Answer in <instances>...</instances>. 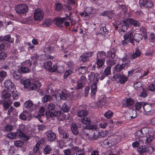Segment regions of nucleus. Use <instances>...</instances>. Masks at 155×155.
Segmentation results:
<instances>
[{
    "mask_svg": "<svg viewBox=\"0 0 155 155\" xmlns=\"http://www.w3.org/2000/svg\"><path fill=\"white\" fill-rule=\"evenodd\" d=\"M116 49L114 48H112L107 53L106 58H111L106 60V63L109 67L111 68L116 63L117 58L115 54Z\"/></svg>",
    "mask_w": 155,
    "mask_h": 155,
    "instance_id": "f257e3e1",
    "label": "nucleus"
},
{
    "mask_svg": "<svg viewBox=\"0 0 155 155\" xmlns=\"http://www.w3.org/2000/svg\"><path fill=\"white\" fill-rule=\"evenodd\" d=\"M8 138L13 139L17 138H22L24 140H28L29 139L28 136L26 135L23 131L20 129H17L16 132H11L8 134Z\"/></svg>",
    "mask_w": 155,
    "mask_h": 155,
    "instance_id": "f03ea898",
    "label": "nucleus"
},
{
    "mask_svg": "<svg viewBox=\"0 0 155 155\" xmlns=\"http://www.w3.org/2000/svg\"><path fill=\"white\" fill-rule=\"evenodd\" d=\"M5 87L12 92V97H18V93L16 91L15 87L14 84L10 80H6L4 83Z\"/></svg>",
    "mask_w": 155,
    "mask_h": 155,
    "instance_id": "7ed1b4c3",
    "label": "nucleus"
},
{
    "mask_svg": "<svg viewBox=\"0 0 155 155\" xmlns=\"http://www.w3.org/2000/svg\"><path fill=\"white\" fill-rule=\"evenodd\" d=\"M16 12L20 15L24 14L28 10V7L24 4H20L16 5L15 8Z\"/></svg>",
    "mask_w": 155,
    "mask_h": 155,
    "instance_id": "20e7f679",
    "label": "nucleus"
},
{
    "mask_svg": "<svg viewBox=\"0 0 155 155\" xmlns=\"http://www.w3.org/2000/svg\"><path fill=\"white\" fill-rule=\"evenodd\" d=\"M32 62L30 60L26 61L22 63V66L21 67L20 71L21 73H25L30 71Z\"/></svg>",
    "mask_w": 155,
    "mask_h": 155,
    "instance_id": "39448f33",
    "label": "nucleus"
},
{
    "mask_svg": "<svg viewBox=\"0 0 155 155\" xmlns=\"http://www.w3.org/2000/svg\"><path fill=\"white\" fill-rule=\"evenodd\" d=\"M134 87L135 89L138 90L142 89V91L140 94L141 97H147V90L142 87V84L140 82H137L134 84Z\"/></svg>",
    "mask_w": 155,
    "mask_h": 155,
    "instance_id": "423d86ee",
    "label": "nucleus"
},
{
    "mask_svg": "<svg viewBox=\"0 0 155 155\" xmlns=\"http://www.w3.org/2000/svg\"><path fill=\"white\" fill-rule=\"evenodd\" d=\"M143 108L145 112H149L152 114L155 111V105L153 104H146L144 103Z\"/></svg>",
    "mask_w": 155,
    "mask_h": 155,
    "instance_id": "0eeeda50",
    "label": "nucleus"
},
{
    "mask_svg": "<svg viewBox=\"0 0 155 155\" xmlns=\"http://www.w3.org/2000/svg\"><path fill=\"white\" fill-rule=\"evenodd\" d=\"M113 78L115 80L118 79V81L121 84H124L128 79L127 77L125 75H121L120 74H118V72L117 74H114Z\"/></svg>",
    "mask_w": 155,
    "mask_h": 155,
    "instance_id": "6e6552de",
    "label": "nucleus"
},
{
    "mask_svg": "<svg viewBox=\"0 0 155 155\" xmlns=\"http://www.w3.org/2000/svg\"><path fill=\"white\" fill-rule=\"evenodd\" d=\"M33 17L36 21H41L44 18V14L40 9H35L34 11Z\"/></svg>",
    "mask_w": 155,
    "mask_h": 155,
    "instance_id": "1a4fd4ad",
    "label": "nucleus"
},
{
    "mask_svg": "<svg viewBox=\"0 0 155 155\" xmlns=\"http://www.w3.org/2000/svg\"><path fill=\"white\" fill-rule=\"evenodd\" d=\"M93 54L94 53L93 51L85 53L80 56L79 60L83 63L89 60V58H91Z\"/></svg>",
    "mask_w": 155,
    "mask_h": 155,
    "instance_id": "9d476101",
    "label": "nucleus"
},
{
    "mask_svg": "<svg viewBox=\"0 0 155 155\" xmlns=\"http://www.w3.org/2000/svg\"><path fill=\"white\" fill-rule=\"evenodd\" d=\"M25 88L30 87V89L32 90L36 89L37 87V84L35 83H31V81L29 79L25 80L23 82Z\"/></svg>",
    "mask_w": 155,
    "mask_h": 155,
    "instance_id": "9b49d317",
    "label": "nucleus"
},
{
    "mask_svg": "<svg viewBox=\"0 0 155 155\" xmlns=\"http://www.w3.org/2000/svg\"><path fill=\"white\" fill-rule=\"evenodd\" d=\"M116 137L112 136L107 137V140L104 141L105 145L109 146L116 145L118 143V141L116 140Z\"/></svg>",
    "mask_w": 155,
    "mask_h": 155,
    "instance_id": "f8f14e48",
    "label": "nucleus"
},
{
    "mask_svg": "<svg viewBox=\"0 0 155 155\" xmlns=\"http://www.w3.org/2000/svg\"><path fill=\"white\" fill-rule=\"evenodd\" d=\"M63 114V113L60 111H56L52 112L51 111H47L45 112V114L46 117L47 119H49L50 117H59Z\"/></svg>",
    "mask_w": 155,
    "mask_h": 155,
    "instance_id": "ddd939ff",
    "label": "nucleus"
},
{
    "mask_svg": "<svg viewBox=\"0 0 155 155\" xmlns=\"http://www.w3.org/2000/svg\"><path fill=\"white\" fill-rule=\"evenodd\" d=\"M51 95L54 97H68V92L65 90H63L60 92L58 91H52V89L51 90Z\"/></svg>",
    "mask_w": 155,
    "mask_h": 155,
    "instance_id": "4468645a",
    "label": "nucleus"
},
{
    "mask_svg": "<svg viewBox=\"0 0 155 155\" xmlns=\"http://www.w3.org/2000/svg\"><path fill=\"white\" fill-rule=\"evenodd\" d=\"M127 19L123 21L122 22H118V25H120V26L119 27L120 28H121V29L119 30V32H120V31H122L123 32H124L129 27V22H127Z\"/></svg>",
    "mask_w": 155,
    "mask_h": 155,
    "instance_id": "2eb2a0df",
    "label": "nucleus"
},
{
    "mask_svg": "<svg viewBox=\"0 0 155 155\" xmlns=\"http://www.w3.org/2000/svg\"><path fill=\"white\" fill-rule=\"evenodd\" d=\"M133 33L132 31H129L126 32L124 35V38L127 39L129 43H131L132 44L134 45V43L133 40Z\"/></svg>",
    "mask_w": 155,
    "mask_h": 155,
    "instance_id": "dca6fc26",
    "label": "nucleus"
},
{
    "mask_svg": "<svg viewBox=\"0 0 155 155\" xmlns=\"http://www.w3.org/2000/svg\"><path fill=\"white\" fill-rule=\"evenodd\" d=\"M47 137L48 140L50 142H53L56 139V135L51 130H49L46 133Z\"/></svg>",
    "mask_w": 155,
    "mask_h": 155,
    "instance_id": "f3484780",
    "label": "nucleus"
},
{
    "mask_svg": "<svg viewBox=\"0 0 155 155\" xmlns=\"http://www.w3.org/2000/svg\"><path fill=\"white\" fill-rule=\"evenodd\" d=\"M99 78H98L97 77L96 78V81L91 86V95L94 96V95L96 93L97 91V84L98 81V79Z\"/></svg>",
    "mask_w": 155,
    "mask_h": 155,
    "instance_id": "a211bd4d",
    "label": "nucleus"
},
{
    "mask_svg": "<svg viewBox=\"0 0 155 155\" xmlns=\"http://www.w3.org/2000/svg\"><path fill=\"white\" fill-rule=\"evenodd\" d=\"M64 21L61 17H56L54 19V24L59 27H62Z\"/></svg>",
    "mask_w": 155,
    "mask_h": 155,
    "instance_id": "6ab92c4d",
    "label": "nucleus"
},
{
    "mask_svg": "<svg viewBox=\"0 0 155 155\" xmlns=\"http://www.w3.org/2000/svg\"><path fill=\"white\" fill-rule=\"evenodd\" d=\"M2 40L7 41L11 43H13L14 41V39L11 38L10 35H6L4 37L2 36H1V42H2Z\"/></svg>",
    "mask_w": 155,
    "mask_h": 155,
    "instance_id": "aec40b11",
    "label": "nucleus"
},
{
    "mask_svg": "<svg viewBox=\"0 0 155 155\" xmlns=\"http://www.w3.org/2000/svg\"><path fill=\"white\" fill-rule=\"evenodd\" d=\"M53 22L54 19L50 18H46L43 21L42 24L45 25V27H48L52 24Z\"/></svg>",
    "mask_w": 155,
    "mask_h": 155,
    "instance_id": "412c9836",
    "label": "nucleus"
},
{
    "mask_svg": "<svg viewBox=\"0 0 155 155\" xmlns=\"http://www.w3.org/2000/svg\"><path fill=\"white\" fill-rule=\"evenodd\" d=\"M5 49V44L2 43L1 44V60L5 59L7 57V54L3 52Z\"/></svg>",
    "mask_w": 155,
    "mask_h": 155,
    "instance_id": "4be33fe9",
    "label": "nucleus"
},
{
    "mask_svg": "<svg viewBox=\"0 0 155 155\" xmlns=\"http://www.w3.org/2000/svg\"><path fill=\"white\" fill-rule=\"evenodd\" d=\"M127 21L129 22V24L133 25L135 27H139L140 25L138 21L132 18H127Z\"/></svg>",
    "mask_w": 155,
    "mask_h": 155,
    "instance_id": "5701e85b",
    "label": "nucleus"
},
{
    "mask_svg": "<svg viewBox=\"0 0 155 155\" xmlns=\"http://www.w3.org/2000/svg\"><path fill=\"white\" fill-rule=\"evenodd\" d=\"M95 9H93L91 7H87L84 10L85 16H87L90 14H93L95 12Z\"/></svg>",
    "mask_w": 155,
    "mask_h": 155,
    "instance_id": "b1692460",
    "label": "nucleus"
},
{
    "mask_svg": "<svg viewBox=\"0 0 155 155\" xmlns=\"http://www.w3.org/2000/svg\"><path fill=\"white\" fill-rule=\"evenodd\" d=\"M96 64L97 65V68H101L104 65L105 62V58H96Z\"/></svg>",
    "mask_w": 155,
    "mask_h": 155,
    "instance_id": "393cba45",
    "label": "nucleus"
},
{
    "mask_svg": "<svg viewBox=\"0 0 155 155\" xmlns=\"http://www.w3.org/2000/svg\"><path fill=\"white\" fill-rule=\"evenodd\" d=\"M126 66L125 64H122L121 65H116L114 67V70L119 72L120 74V71L123 70Z\"/></svg>",
    "mask_w": 155,
    "mask_h": 155,
    "instance_id": "a878e982",
    "label": "nucleus"
},
{
    "mask_svg": "<svg viewBox=\"0 0 155 155\" xmlns=\"http://www.w3.org/2000/svg\"><path fill=\"white\" fill-rule=\"evenodd\" d=\"M101 15L103 16H107L109 19H112L113 17L112 12L110 11H104L103 12L101 13Z\"/></svg>",
    "mask_w": 155,
    "mask_h": 155,
    "instance_id": "bb28decb",
    "label": "nucleus"
},
{
    "mask_svg": "<svg viewBox=\"0 0 155 155\" xmlns=\"http://www.w3.org/2000/svg\"><path fill=\"white\" fill-rule=\"evenodd\" d=\"M134 103L135 101L131 97H128L126 100V106L128 107L133 106Z\"/></svg>",
    "mask_w": 155,
    "mask_h": 155,
    "instance_id": "cd10ccee",
    "label": "nucleus"
},
{
    "mask_svg": "<svg viewBox=\"0 0 155 155\" xmlns=\"http://www.w3.org/2000/svg\"><path fill=\"white\" fill-rule=\"evenodd\" d=\"M143 35L141 34L136 33L133 36V40L136 42H139L142 39Z\"/></svg>",
    "mask_w": 155,
    "mask_h": 155,
    "instance_id": "c85d7f7f",
    "label": "nucleus"
},
{
    "mask_svg": "<svg viewBox=\"0 0 155 155\" xmlns=\"http://www.w3.org/2000/svg\"><path fill=\"white\" fill-rule=\"evenodd\" d=\"M107 54L104 51H98L97 53L96 58H104L105 57H106Z\"/></svg>",
    "mask_w": 155,
    "mask_h": 155,
    "instance_id": "c756f323",
    "label": "nucleus"
},
{
    "mask_svg": "<svg viewBox=\"0 0 155 155\" xmlns=\"http://www.w3.org/2000/svg\"><path fill=\"white\" fill-rule=\"evenodd\" d=\"M87 111L86 110H82L78 111L77 116L78 117H85L88 114Z\"/></svg>",
    "mask_w": 155,
    "mask_h": 155,
    "instance_id": "7c9ffc66",
    "label": "nucleus"
},
{
    "mask_svg": "<svg viewBox=\"0 0 155 155\" xmlns=\"http://www.w3.org/2000/svg\"><path fill=\"white\" fill-rule=\"evenodd\" d=\"M71 129L74 135H77L78 134L79 131L75 124H74L72 125Z\"/></svg>",
    "mask_w": 155,
    "mask_h": 155,
    "instance_id": "2f4dec72",
    "label": "nucleus"
},
{
    "mask_svg": "<svg viewBox=\"0 0 155 155\" xmlns=\"http://www.w3.org/2000/svg\"><path fill=\"white\" fill-rule=\"evenodd\" d=\"M33 105L32 101L30 100L26 101L24 104V108L29 109L31 108Z\"/></svg>",
    "mask_w": 155,
    "mask_h": 155,
    "instance_id": "473e14b6",
    "label": "nucleus"
},
{
    "mask_svg": "<svg viewBox=\"0 0 155 155\" xmlns=\"http://www.w3.org/2000/svg\"><path fill=\"white\" fill-rule=\"evenodd\" d=\"M52 149L49 145H47L45 147L43 153L45 154H48L50 153L52 150Z\"/></svg>",
    "mask_w": 155,
    "mask_h": 155,
    "instance_id": "72a5a7b5",
    "label": "nucleus"
},
{
    "mask_svg": "<svg viewBox=\"0 0 155 155\" xmlns=\"http://www.w3.org/2000/svg\"><path fill=\"white\" fill-rule=\"evenodd\" d=\"M14 78L16 80H19L22 76L21 73L19 70L15 71L13 74Z\"/></svg>",
    "mask_w": 155,
    "mask_h": 155,
    "instance_id": "f704fd0d",
    "label": "nucleus"
},
{
    "mask_svg": "<svg viewBox=\"0 0 155 155\" xmlns=\"http://www.w3.org/2000/svg\"><path fill=\"white\" fill-rule=\"evenodd\" d=\"M12 103L10 102L7 101H5L3 103V110H6L10 107V106L12 104Z\"/></svg>",
    "mask_w": 155,
    "mask_h": 155,
    "instance_id": "c9c22d12",
    "label": "nucleus"
},
{
    "mask_svg": "<svg viewBox=\"0 0 155 155\" xmlns=\"http://www.w3.org/2000/svg\"><path fill=\"white\" fill-rule=\"evenodd\" d=\"M1 97H11V94L8 90H4L1 93Z\"/></svg>",
    "mask_w": 155,
    "mask_h": 155,
    "instance_id": "e433bc0d",
    "label": "nucleus"
},
{
    "mask_svg": "<svg viewBox=\"0 0 155 155\" xmlns=\"http://www.w3.org/2000/svg\"><path fill=\"white\" fill-rule=\"evenodd\" d=\"M44 66L45 68L46 69H48L49 71L50 68L52 65V62L51 61H46L44 64Z\"/></svg>",
    "mask_w": 155,
    "mask_h": 155,
    "instance_id": "4c0bfd02",
    "label": "nucleus"
},
{
    "mask_svg": "<svg viewBox=\"0 0 155 155\" xmlns=\"http://www.w3.org/2000/svg\"><path fill=\"white\" fill-rule=\"evenodd\" d=\"M81 121L83 124H84L89 125L91 122L90 119L85 117L82 118Z\"/></svg>",
    "mask_w": 155,
    "mask_h": 155,
    "instance_id": "58836bf2",
    "label": "nucleus"
},
{
    "mask_svg": "<svg viewBox=\"0 0 155 155\" xmlns=\"http://www.w3.org/2000/svg\"><path fill=\"white\" fill-rule=\"evenodd\" d=\"M141 130L143 135V137H146L147 134H148L149 130L148 128L146 127L142 128L141 129Z\"/></svg>",
    "mask_w": 155,
    "mask_h": 155,
    "instance_id": "ea45409f",
    "label": "nucleus"
},
{
    "mask_svg": "<svg viewBox=\"0 0 155 155\" xmlns=\"http://www.w3.org/2000/svg\"><path fill=\"white\" fill-rule=\"evenodd\" d=\"M41 57L42 59V60H45L48 59H53V57L51 56L50 54H43L41 56Z\"/></svg>",
    "mask_w": 155,
    "mask_h": 155,
    "instance_id": "a19ab883",
    "label": "nucleus"
},
{
    "mask_svg": "<svg viewBox=\"0 0 155 155\" xmlns=\"http://www.w3.org/2000/svg\"><path fill=\"white\" fill-rule=\"evenodd\" d=\"M63 7V5L61 3L57 2L55 4V10L57 12L61 11Z\"/></svg>",
    "mask_w": 155,
    "mask_h": 155,
    "instance_id": "79ce46f5",
    "label": "nucleus"
},
{
    "mask_svg": "<svg viewBox=\"0 0 155 155\" xmlns=\"http://www.w3.org/2000/svg\"><path fill=\"white\" fill-rule=\"evenodd\" d=\"M87 70V68L85 66H81L78 69L79 73L81 74H84L85 73Z\"/></svg>",
    "mask_w": 155,
    "mask_h": 155,
    "instance_id": "37998d69",
    "label": "nucleus"
},
{
    "mask_svg": "<svg viewBox=\"0 0 155 155\" xmlns=\"http://www.w3.org/2000/svg\"><path fill=\"white\" fill-rule=\"evenodd\" d=\"M135 137L137 139L139 138L142 137H143V135L141 130H137L135 133Z\"/></svg>",
    "mask_w": 155,
    "mask_h": 155,
    "instance_id": "c03bdc74",
    "label": "nucleus"
},
{
    "mask_svg": "<svg viewBox=\"0 0 155 155\" xmlns=\"http://www.w3.org/2000/svg\"><path fill=\"white\" fill-rule=\"evenodd\" d=\"M147 0H140L139 5L140 7L142 9H144L146 8Z\"/></svg>",
    "mask_w": 155,
    "mask_h": 155,
    "instance_id": "a18cd8bd",
    "label": "nucleus"
},
{
    "mask_svg": "<svg viewBox=\"0 0 155 155\" xmlns=\"http://www.w3.org/2000/svg\"><path fill=\"white\" fill-rule=\"evenodd\" d=\"M140 52L139 50H136L135 53L132 54L131 56L132 58L135 59L140 56Z\"/></svg>",
    "mask_w": 155,
    "mask_h": 155,
    "instance_id": "49530a36",
    "label": "nucleus"
},
{
    "mask_svg": "<svg viewBox=\"0 0 155 155\" xmlns=\"http://www.w3.org/2000/svg\"><path fill=\"white\" fill-rule=\"evenodd\" d=\"M15 145L17 147H20L23 145L24 143L22 141L17 140L14 142Z\"/></svg>",
    "mask_w": 155,
    "mask_h": 155,
    "instance_id": "de8ad7c7",
    "label": "nucleus"
},
{
    "mask_svg": "<svg viewBox=\"0 0 155 155\" xmlns=\"http://www.w3.org/2000/svg\"><path fill=\"white\" fill-rule=\"evenodd\" d=\"M90 106L94 109L97 108L100 106V104L98 102H92L90 104Z\"/></svg>",
    "mask_w": 155,
    "mask_h": 155,
    "instance_id": "09e8293b",
    "label": "nucleus"
},
{
    "mask_svg": "<svg viewBox=\"0 0 155 155\" xmlns=\"http://www.w3.org/2000/svg\"><path fill=\"white\" fill-rule=\"evenodd\" d=\"M147 149L145 147L140 146L137 148V150L141 154L146 152Z\"/></svg>",
    "mask_w": 155,
    "mask_h": 155,
    "instance_id": "8fccbe9b",
    "label": "nucleus"
},
{
    "mask_svg": "<svg viewBox=\"0 0 155 155\" xmlns=\"http://www.w3.org/2000/svg\"><path fill=\"white\" fill-rule=\"evenodd\" d=\"M69 108L67 104L65 103H64L61 107V110L63 112H67L69 111Z\"/></svg>",
    "mask_w": 155,
    "mask_h": 155,
    "instance_id": "3c124183",
    "label": "nucleus"
},
{
    "mask_svg": "<svg viewBox=\"0 0 155 155\" xmlns=\"http://www.w3.org/2000/svg\"><path fill=\"white\" fill-rule=\"evenodd\" d=\"M153 5V3L151 0H147L146 8H151Z\"/></svg>",
    "mask_w": 155,
    "mask_h": 155,
    "instance_id": "603ef678",
    "label": "nucleus"
},
{
    "mask_svg": "<svg viewBox=\"0 0 155 155\" xmlns=\"http://www.w3.org/2000/svg\"><path fill=\"white\" fill-rule=\"evenodd\" d=\"M113 115V112L110 110H108L104 114V116L107 118H109L111 117Z\"/></svg>",
    "mask_w": 155,
    "mask_h": 155,
    "instance_id": "864d4df0",
    "label": "nucleus"
},
{
    "mask_svg": "<svg viewBox=\"0 0 155 155\" xmlns=\"http://www.w3.org/2000/svg\"><path fill=\"white\" fill-rule=\"evenodd\" d=\"M111 68L109 66L107 67L105 69L103 73L106 75V76H107L109 75L111 73Z\"/></svg>",
    "mask_w": 155,
    "mask_h": 155,
    "instance_id": "5fc2aeb1",
    "label": "nucleus"
},
{
    "mask_svg": "<svg viewBox=\"0 0 155 155\" xmlns=\"http://www.w3.org/2000/svg\"><path fill=\"white\" fill-rule=\"evenodd\" d=\"M41 144V142L39 141L38 142L35 146L34 147L33 150L34 153L36 152L39 149L40 145Z\"/></svg>",
    "mask_w": 155,
    "mask_h": 155,
    "instance_id": "6e6d98bb",
    "label": "nucleus"
},
{
    "mask_svg": "<svg viewBox=\"0 0 155 155\" xmlns=\"http://www.w3.org/2000/svg\"><path fill=\"white\" fill-rule=\"evenodd\" d=\"M48 91V90H46V94H47V92ZM38 92L41 95V96L44 95L43 97H51V95H49L48 94H45V92L43 91L42 90L39 89Z\"/></svg>",
    "mask_w": 155,
    "mask_h": 155,
    "instance_id": "4d7b16f0",
    "label": "nucleus"
},
{
    "mask_svg": "<svg viewBox=\"0 0 155 155\" xmlns=\"http://www.w3.org/2000/svg\"><path fill=\"white\" fill-rule=\"evenodd\" d=\"M48 111H53L55 109V106L53 103H50L48 105Z\"/></svg>",
    "mask_w": 155,
    "mask_h": 155,
    "instance_id": "13d9d810",
    "label": "nucleus"
},
{
    "mask_svg": "<svg viewBox=\"0 0 155 155\" xmlns=\"http://www.w3.org/2000/svg\"><path fill=\"white\" fill-rule=\"evenodd\" d=\"M154 139V136H149L146 139V140L145 141V143L148 144L150 143Z\"/></svg>",
    "mask_w": 155,
    "mask_h": 155,
    "instance_id": "bf43d9fd",
    "label": "nucleus"
},
{
    "mask_svg": "<svg viewBox=\"0 0 155 155\" xmlns=\"http://www.w3.org/2000/svg\"><path fill=\"white\" fill-rule=\"evenodd\" d=\"M143 142L142 140H139V142L136 141L132 143V145L133 147L136 148L140 146V143Z\"/></svg>",
    "mask_w": 155,
    "mask_h": 155,
    "instance_id": "052dcab7",
    "label": "nucleus"
},
{
    "mask_svg": "<svg viewBox=\"0 0 155 155\" xmlns=\"http://www.w3.org/2000/svg\"><path fill=\"white\" fill-rule=\"evenodd\" d=\"M13 129V127L12 125H7L5 126L4 130L7 132L11 131Z\"/></svg>",
    "mask_w": 155,
    "mask_h": 155,
    "instance_id": "680f3d73",
    "label": "nucleus"
},
{
    "mask_svg": "<svg viewBox=\"0 0 155 155\" xmlns=\"http://www.w3.org/2000/svg\"><path fill=\"white\" fill-rule=\"evenodd\" d=\"M106 97H101V99L99 100L98 103L100 104V106H102L106 102Z\"/></svg>",
    "mask_w": 155,
    "mask_h": 155,
    "instance_id": "e2e57ef3",
    "label": "nucleus"
},
{
    "mask_svg": "<svg viewBox=\"0 0 155 155\" xmlns=\"http://www.w3.org/2000/svg\"><path fill=\"white\" fill-rule=\"evenodd\" d=\"M71 71L70 70L66 71L64 73L63 78L64 79L67 78L68 76H69L71 73Z\"/></svg>",
    "mask_w": 155,
    "mask_h": 155,
    "instance_id": "0e129e2a",
    "label": "nucleus"
},
{
    "mask_svg": "<svg viewBox=\"0 0 155 155\" xmlns=\"http://www.w3.org/2000/svg\"><path fill=\"white\" fill-rule=\"evenodd\" d=\"M15 110V108L13 106L10 107V108L8 110L7 114L8 115H10L11 113L13 112Z\"/></svg>",
    "mask_w": 155,
    "mask_h": 155,
    "instance_id": "69168bd1",
    "label": "nucleus"
},
{
    "mask_svg": "<svg viewBox=\"0 0 155 155\" xmlns=\"http://www.w3.org/2000/svg\"><path fill=\"white\" fill-rule=\"evenodd\" d=\"M149 90L151 91H155V84L152 83L148 86Z\"/></svg>",
    "mask_w": 155,
    "mask_h": 155,
    "instance_id": "338daca9",
    "label": "nucleus"
},
{
    "mask_svg": "<svg viewBox=\"0 0 155 155\" xmlns=\"http://www.w3.org/2000/svg\"><path fill=\"white\" fill-rule=\"evenodd\" d=\"M76 155H84V151L83 149H80L76 152Z\"/></svg>",
    "mask_w": 155,
    "mask_h": 155,
    "instance_id": "774afa93",
    "label": "nucleus"
}]
</instances>
